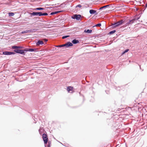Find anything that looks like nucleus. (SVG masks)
<instances>
[{
  "instance_id": "f257e3e1",
  "label": "nucleus",
  "mask_w": 147,
  "mask_h": 147,
  "mask_svg": "<svg viewBox=\"0 0 147 147\" xmlns=\"http://www.w3.org/2000/svg\"><path fill=\"white\" fill-rule=\"evenodd\" d=\"M42 138L44 141L45 146L46 147V144H47L48 140L47 135L45 133L43 134L42 135Z\"/></svg>"
},
{
  "instance_id": "f03ea898",
  "label": "nucleus",
  "mask_w": 147,
  "mask_h": 147,
  "mask_svg": "<svg viewBox=\"0 0 147 147\" xmlns=\"http://www.w3.org/2000/svg\"><path fill=\"white\" fill-rule=\"evenodd\" d=\"M124 22V21L123 20H122L119 22L116 23H114L112 25L114 26H113L114 27L116 28L118 26L121 25Z\"/></svg>"
},
{
  "instance_id": "7ed1b4c3",
  "label": "nucleus",
  "mask_w": 147,
  "mask_h": 147,
  "mask_svg": "<svg viewBox=\"0 0 147 147\" xmlns=\"http://www.w3.org/2000/svg\"><path fill=\"white\" fill-rule=\"evenodd\" d=\"M139 19V17L136 18L129 21L125 24L126 26L129 25L130 24L133 23L135 21L138 20Z\"/></svg>"
},
{
  "instance_id": "20e7f679",
  "label": "nucleus",
  "mask_w": 147,
  "mask_h": 147,
  "mask_svg": "<svg viewBox=\"0 0 147 147\" xmlns=\"http://www.w3.org/2000/svg\"><path fill=\"white\" fill-rule=\"evenodd\" d=\"M81 18V15L80 14H75L71 16V18L74 19H76L77 20H80Z\"/></svg>"
},
{
  "instance_id": "39448f33",
  "label": "nucleus",
  "mask_w": 147,
  "mask_h": 147,
  "mask_svg": "<svg viewBox=\"0 0 147 147\" xmlns=\"http://www.w3.org/2000/svg\"><path fill=\"white\" fill-rule=\"evenodd\" d=\"M29 14L32 16H41V12H33L32 13H30Z\"/></svg>"
},
{
  "instance_id": "423d86ee",
  "label": "nucleus",
  "mask_w": 147,
  "mask_h": 147,
  "mask_svg": "<svg viewBox=\"0 0 147 147\" xmlns=\"http://www.w3.org/2000/svg\"><path fill=\"white\" fill-rule=\"evenodd\" d=\"M15 53L13 52L8 51H4L3 52V54L5 55H14Z\"/></svg>"
},
{
  "instance_id": "0eeeda50",
  "label": "nucleus",
  "mask_w": 147,
  "mask_h": 147,
  "mask_svg": "<svg viewBox=\"0 0 147 147\" xmlns=\"http://www.w3.org/2000/svg\"><path fill=\"white\" fill-rule=\"evenodd\" d=\"M73 45L72 43L70 42H67L64 44V47L67 48L69 47H72Z\"/></svg>"
},
{
  "instance_id": "6e6552de",
  "label": "nucleus",
  "mask_w": 147,
  "mask_h": 147,
  "mask_svg": "<svg viewBox=\"0 0 147 147\" xmlns=\"http://www.w3.org/2000/svg\"><path fill=\"white\" fill-rule=\"evenodd\" d=\"M26 48L23 50L20 49L18 54H21L23 55H25L26 52H27Z\"/></svg>"
},
{
  "instance_id": "1a4fd4ad",
  "label": "nucleus",
  "mask_w": 147,
  "mask_h": 147,
  "mask_svg": "<svg viewBox=\"0 0 147 147\" xmlns=\"http://www.w3.org/2000/svg\"><path fill=\"white\" fill-rule=\"evenodd\" d=\"M36 42V45L37 46H39L40 45H43L44 44V43L42 40H38L37 42Z\"/></svg>"
},
{
  "instance_id": "9d476101",
  "label": "nucleus",
  "mask_w": 147,
  "mask_h": 147,
  "mask_svg": "<svg viewBox=\"0 0 147 147\" xmlns=\"http://www.w3.org/2000/svg\"><path fill=\"white\" fill-rule=\"evenodd\" d=\"M27 51L34 52H36L37 51V49L36 48H26Z\"/></svg>"
},
{
  "instance_id": "9b49d317",
  "label": "nucleus",
  "mask_w": 147,
  "mask_h": 147,
  "mask_svg": "<svg viewBox=\"0 0 147 147\" xmlns=\"http://www.w3.org/2000/svg\"><path fill=\"white\" fill-rule=\"evenodd\" d=\"M24 48V47L23 46H17L16 45H14L11 47V48L12 49H22Z\"/></svg>"
},
{
  "instance_id": "f8f14e48",
  "label": "nucleus",
  "mask_w": 147,
  "mask_h": 147,
  "mask_svg": "<svg viewBox=\"0 0 147 147\" xmlns=\"http://www.w3.org/2000/svg\"><path fill=\"white\" fill-rule=\"evenodd\" d=\"M89 12L91 14H95L96 15H97L98 14V13H96V10L92 9H90L89 11Z\"/></svg>"
},
{
  "instance_id": "ddd939ff",
  "label": "nucleus",
  "mask_w": 147,
  "mask_h": 147,
  "mask_svg": "<svg viewBox=\"0 0 147 147\" xmlns=\"http://www.w3.org/2000/svg\"><path fill=\"white\" fill-rule=\"evenodd\" d=\"M79 42V40L76 39H75L71 41V43H72V44H75L77 43H78Z\"/></svg>"
},
{
  "instance_id": "4468645a",
  "label": "nucleus",
  "mask_w": 147,
  "mask_h": 147,
  "mask_svg": "<svg viewBox=\"0 0 147 147\" xmlns=\"http://www.w3.org/2000/svg\"><path fill=\"white\" fill-rule=\"evenodd\" d=\"M92 30L90 29H86L84 31V32L88 34H90L92 33Z\"/></svg>"
},
{
  "instance_id": "2eb2a0df",
  "label": "nucleus",
  "mask_w": 147,
  "mask_h": 147,
  "mask_svg": "<svg viewBox=\"0 0 147 147\" xmlns=\"http://www.w3.org/2000/svg\"><path fill=\"white\" fill-rule=\"evenodd\" d=\"M73 88L70 86H68L67 88V90L68 92H70V91H72Z\"/></svg>"
},
{
  "instance_id": "dca6fc26",
  "label": "nucleus",
  "mask_w": 147,
  "mask_h": 147,
  "mask_svg": "<svg viewBox=\"0 0 147 147\" xmlns=\"http://www.w3.org/2000/svg\"><path fill=\"white\" fill-rule=\"evenodd\" d=\"M44 8L43 7H37L36 8H34V10H44Z\"/></svg>"
},
{
  "instance_id": "f3484780",
  "label": "nucleus",
  "mask_w": 147,
  "mask_h": 147,
  "mask_svg": "<svg viewBox=\"0 0 147 147\" xmlns=\"http://www.w3.org/2000/svg\"><path fill=\"white\" fill-rule=\"evenodd\" d=\"M109 5H105L104 6H103V7H100L99 9V10H102V9H103L104 8H107V7H109Z\"/></svg>"
},
{
  "instance_id": "a211bd4d",
  "label": "nucleus",
  "mask_w": 147,
  "mask_h": 147,
  "mask_svg": "<svg viewBox=\"0 0 147 147\" xmlns=\"http://www.w3.org/2000/svg\"><path fill=\"white\" fill-rule=\"evenodd\" d=\"M48 144H46V146L47 147H50L51 146V141H49L48 142H47Z\"/></svg>"
},
{
  "instance_id": "6ab92c4d",
  "label": "nucleus",
  "mask_w": 147,
  "mask_h": 147,
  "mask_svg": "<svg viewBox=\"0 0 147 147\" xmlns=\"http://www.w3.org/2000/svg\"><path fill=\"white\" fill-rule=\"evenodd\" d=\"M129 51V49H127L124 50L121 53V55H123L126 53H127Z\"/></svg>"
},
{
  "instance_id": "aec40b11",
  "label": "nucleus",
  "mask_w": 147,
  "mask_h": 147,
  "mask_svg": "<svg viewBox=\"0 0 147 147\" xmlns=\"http://www.w3.org/2000/svg\"><path fill=\"white\" fill-rule=\"evenodd\" d=\"M8 15L9 16H13L14 15V13L13 12H9Z\"/></svg>"
},
{
  "instance_id": "412c9836",
  "label": "nucleus",
  "mask_w": 147,
  "mask_h": 147,
  "mask_svg": "<svg viewBox=\"0 0 147 147\" xmlns=\"http://www.w3.org/2000/svg\"><path fill=\"white\" fill-rule=\"evenodd\" d=\"M115 32H116V30H112L111 31H110L108 33V34H113V33H115Z\"/></svg>"
},
{
  "instance_id": "4be33fe9",
  "label": "nucleus",
  "mask_w": 147,
  "mask_h": 147,
  "mask_svg": "<svg viewBox=\"0 0 147 147\" xmlns=\"http://www.w3.org/2000/svg\"><path fill=\"white\" fill-rule=\"evenodd\" d=\"M14 50L13 51L14 53H18L19 52V51L20 49H14Z\"/></svg>"
},
{
  "instance_id": "5701e85b",
  "label": "nucleus",
  "mask_w": 147,
  "mask_h": 147,
  "mask_svg": "<svg viewBox=\"0 0 147 147\" xmlns=\"http://www.w3.org/2000/svg\"><path fill=\"white\" fill-rule=\"evenodd\" d=\"M48 15V14L47 13H42L41 12V16H47Z\"/></svg>"
},
{
  "instance_id": "b1692460",
  "label": "nucleus",
  "mask_w": 147,
  "mask_h": 147,
  "mask_svg": "<svg viewBox=\"0 0 147 147\" xmlns=\"http://www.w3.org/2000/svg\"><path fill=\"white\" fill-rule=\"evenodd\" d=\"M101 26V23H98L95 26H93V27H94L95 26L96 27H100Z\"/></svg>"
},
{
  "instance_id": "393cba45",
  "label": "nucleus",
  "mask_w": 147,
  "mask_h": 147,
  "mask_svg": "<svg viewBox=\"0 0 147 147\" xmlns=\"http://www.w3.org/2000/svg\"><path fill=\"white\" fill-rule=\"evenodd\" d=\"M56 47H58V48L59 47L61 48V47H64V44H63V45H57V46H56Z\"/></svg>"
},
{
  "instance_id": "a878e982",
  "label": "nucleus",
  "mask_w": 147,
  "mask_h": 147,
  "mask_svg": "<svg viewBox=\"0 0 147 147\" xmlns=\"http://www.w3.org/2000/svg\"><path fill=\"white\" fill-rule=\"evenodd\" d=\"M27 33H28V30H26L25 31H23L22 32V34Z\"/></svg>"
},
{
  "instance_id": "bb28decb",
  "label": "nucleus",
  "mask_w": 147,
  "mask_h": 147,
  "mask_svg": "<svg viewBox=\"0 0 147 147\" xmlns=\"http://www.w3.org/2000/svg\"><path fill=\"white\" fill-rule=\"evenodd\" d=\"M82 7V5L80 4H78L76 7V8H77L78 7Z\"/></svg>"
},
{
  "instance_id": "cd10ccee",
  "label": "nucleus",
  "mask_w": 147,
  "mask_h": 147,
  "mask_svg": "<svg viewBox=\"0 0 147 147\" xmlns=\"http://www.w3.org/2000/svg\"><path fill=\"white\" fill-rule=\"evenodd\" d=\"M42 40L43 42L44 41L45 42H46L48 41V40L47 39L44 38Z\"/></svg>"
},
{
  "instance_id": "c85d7f7f",
  "label": "nucleus",
  "mask_w": 147,
  "mask_h": 147,
  "mask_svg": "<svg viewBox=\"0 0 147 147\" xmlns=\"http://www.w3.org/2000/svg\"><path fill=\"white\" fill-rule=\"evenodd\" d=\"M55 14H56V13H55V11L52 12L50 13V15H54Z\"/></svg>"
},
{
  "instance_id": "c756f323",
  "label": "nucleus",
  "mask_w": 147,
  "mask_h": 147,
  "mask_svg": "<svg viewBox=\"0 0 147 147\" xmlns=\"http://www.w3.org/2000/svg\"><path fill=\"white\" fill-rule=\"evenodd\" d=\"M39 132L40 134H41L42 133V130H41L40 129L39 130Z\"/></svg>"
},
{
  "instance_id": "7c9ffc66",
  "label": "nucleus",
  "mask_w": 147,
  "mask_h": 147,
  "mask_svg": "<svg viewBox=\"0 0 147 147\" xmlns=\"http://www.w3.org/2000/svg\"><path fill=\"white\" fill-rule=\"evenodd\" d=\"M28 32H31L32 31V30L31 29V30H28Z\"/></svg>"
},
{
  "instance_id": "2f4dec72",
  "label": "nucleus",
  "mask_w": 147,
  "mask_h": 147,
  "mask_svg": "<svg viewBox=\"0 0 147 147\" xmlns=\"http://www.w3.org/2000/svg\"><path fill=\"white\" fill-rule=\"evenodd\" d=\"M55 13H56V14H57L60 12V11H55Z\"/></svg>"
},
{
  "instance_id": "473e14b6",
  "label": "nucleus",
  "mask_w": 147,
  "mask_h": 147,
  "mask_svg": "<svg viewBox=\"0 0 147 147\" xmlns=\"http://www.w3.org/2000/svg\"><path fill=\"white\" fill-rule=\"evenodd\" d=\"M62 37H70L69 35H65L62 36Z\"/></svg>"
},
{
  "instance_id": "72a5a7b5",
  "label": "nucleus",
  "mask_w": 147,
  "mask_h": 147,
  "mask_svg": "<svg viewBox=\"0 0 147 147\" xmlns=\"http://www.w3.org/2000/svg\"><path fill=\"white\" fill-rule=\"evenodd\" d=\"M40 129L41 130H42V131L44 130L42 128V127H40Z\"/></svg>"
},
{
  "instance_id": "f704fd0d",
  "label": "nucleus",
  "mask_w": 147,
  "mask_h": 147,
  "mask_svg": "<svg viewBox=\"0 0 147 147\" xmlns=\"http://www.w3.org/2000/svg\"><path fill=\"white\" fill-rule=\"evenodd\" d=\"M52 8V7H47V8L50 9V8Z\"/></svg>"
},
{
  "instance_id": "c9c22d12",
  "label": "nucleus",
  "mask_w": 147,
  "mask_h": 147,
  "mask_svg": "<svg viewBox=\"0 0 147 147\" xmlns=\"http://www.w3.org/2000/svg\"><path fill=\"white\" fill-rule=\"evenodd\" d=\"M145 6L146 7H147V3H146Z\"/></svg>"
},
{
  "instance_id": "e433bc0d",
  "label": "nucleus",
  "mask_w": 147,
  "mask_h": 147,
  "mask_svg": "<svg viewBox=\"0 0 147 147\" xmlns=\"http://www.w3.org/2000/svg\"><path fill=\"white\" fill-rule=\"evenodd\" d=\"M67 37H62V38L63 39H65V38H67Z\"/></svg>"
},
{
  "instance_id": "4c0bfd02",
  "label": "nucleus",
  "mask_w": 147,
  "mask_h": 147,
  "mask_svg": "<svg viewBox=\"0 0 147 147\" xmlns=\"http://www.w3.org/2000/svg\"><path fill=\"white\" fill-rule=\"evenodd\" d=\"M34 121H35V123H36V120L34 119Z\"/></svg>"
},
{
  "instance_id": "58836bf2",
  "label": "nucleus",
  "mask_w": 147,
  "mask_h": 147,
  "mask_svg": "<svg viewBox=\"0 0 147 147\" xmlns=\"http://www.w3.org/2000/svg\"><path fill=\"white\" fill-rule=\"evenodd\" d=\"M140 69H141L140 66Z\"/></svg>"
},
{
  "instance_id": "ea45409f",
  "label": "nucleus",
  "mask_w": 147,
  "mask_h": 147,
  "mask_svg": "<svg viewBox=\"0 0 147 147\" xmlns=\"http://www.w3.org/2000/svg\"><path fill=\"white\" fill-rule=\"evenodd\" d=\"M117 88L116 87L115 88V89H117Z\"/></svg>"
},
{
  "instance_id": "a19ab883",
  "label": "nucleus",
  "mask_w": 147,
  "mask_h": 147,
  "mask_svg": "<svg viewBox=\"0 0 147 147\" xmlns=\"http://www.w3.org/2000/svg\"><path fill=\"white\" fill-rule=\"evenodd\" d=\"M49 5H47V6H49Z\"/></svg>"
},
{
  "instance_id": "79ce46f5",
  "label": "nucleus",
  "mask_w": 147,
  "mask_h": 147,
  "mask_svg": "<svg viewBox=\"0 0 147 147\" xmlns=\"http://www.w3.org/2000/svg\"><path fill=\"white\" fill-rule=\"evenodd\" d=\"M143 70H144V69H142V71H143Z\"/></svg>"
},
{
  "instance_id": "37998d69",
  "label": "nucleus",
  "mask_w": 147,
  "mask_h": 147,
  "mask_svg": "<svg viewBox=\"0 0 147 147\" xmlns=\"http://www.w3.org/2000/svg\"><path fill=\"white\" fill-rule=\"evenodd\" d=\"M94 37H96V36H94Z\"/></svg>"
},
{
  "instance_id": "c03bdc74",
  "label": "nucleus",
  "mask_w": 147,
  "mask_h": 147,
  "mask_svg": "<svg viewBox=\"0 0 147 147\" xmlns=\"http://www.w3.org/2000/svg\"><path fill=\"white\" fill-rule=\"evenodd\" d=\"M146 3H147V2H146Z\"/></svg>"
}]
</instances>
